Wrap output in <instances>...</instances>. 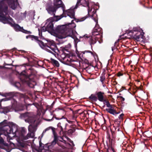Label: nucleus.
<instances>
[{"label":"nucleus","mask_w":152,"mask_h":152,"mask_svg":"<svg viewBox=\"0 0 152 152\" xmlns=\"http://www.w3.org/2000/svg\"><path fill=\"white\" fill-rule=\"evenodd\" d=\"M26 38L27 39L30 38L32 40L34 39L37 40L40 47L48 52L53 53L56 49V45L53 41H48L47 43L44 44L42 42L38 40L37 37L29 36H27Z\"/></svg>","instance_id":"1"},{"label":"nucleus","mask_w":152,"mask_h":152,"mask_svg":"<svg viewBox=\"0 0 152 152\" xmlns=\"http://www.w3.org/2000/svg\"><path fill=\"white\" fill-rule=\"evenodd\" d=\"M73 20H72V22L73 21ZM72 24L73 25V26L75 27V26L74 24L71 23H69L66 25H62L59 26H58L57 28V37L60 39L64 38L66 37L71 36L70 35L66 33V26H68L69 25ZM72 26H69V27L71 28H72Z\"/></svg>","instance_id":"2"},{"label":"nucleus","mask_w":152,"mask_h":152,"mask_svg":"<svg viewBox=\"0 0 152 152\" xmlns=\"http://www.w3.org/2000/svg\"><path fill=\"white\" fill-rule=\"evenodd\" d=\"M80 4L83 6H88V14L89 16L93 18V16H96L95 10H93L92 8H90L88 0H77L76 6Z\"/></svg>","instance_id":"3"},{"label":"nucleus","mask_w":152,"mask_h":152,"mask_svg":"<svg viewBox=\"0 0 152 152\" xmlns=\"http://www.w3.org/2000/svg\"><path fill=\"white\" fill-rule=\"evenodd\" d=\"M53 3L54 7L53 8H50L48 10V12L50 14H53L58 8L61 7H63L62 1L61 0H54Z\"/></svg>","instance_id":"4"},{"label":"nucleus","mask_w":152,"mask_h":152,"mask_svg":"<svg viewBox=\"0 0 152 152\" xmlns=\"http://www.w3.org/2000/svg\"><path fill=\"white\" fill-rule=\"evenodd\" d=\"M104 104H105L107 107H109V108L107 109V111L113 115H115V114H118L119 113V112H116L115 110L113 108L112 106L110 104L109 102L107 101H105Z\"/></svg>","instance_id":"5"},{"label":"nucleus","mask_w":152,"mask_h":152,"mask_svg":"<svg viewBox=\"0 0 152 152\" xmlns=\"http://www.w3.org/2000/svg\"><path fill=\"white\" fill-rule=\"evenodd\" d=\"M53 20L52 18H50L47 20L45 23L48 31H51L53 30Z\"/></svg>","instance_id":"6"},{"label":"nucleus","mask_w":152,"mask_h":152,"mask_svg":"<svg viewBox=\"0 0 152 152\" xmlns=\"http://www.w3.org/2000/svg\"><path fill=\"white\" fill-rule=\"evenodd\" d=\"M62 9L63 13L66 14L68 16L71 18H75V12L73 10V8H71L66 11H64L63 8H62Z\"/></svg>","instance_id":"7"},{"label":"nucleus","mask_w":152,"mask_h":152,"mask_svg":"<svg viewBox=\"0 0 152 152\" xmlns=\"http://www.w3.org/2000/svg\"><path fill=\"white\" fill-rule=\"evenodd\" d=\"M12 19L11 18H8L6 17L4 14L0 12V21L4 23H8L10 20L11 21Z\"/></svg>","instance_id":"8"},{"label":"nucleus","mask_w":152,"mask_h":152,"mask_svg":"<svg viewBox=\"0 0 152 152\" xmlns=\"http://www.w3.org/2000/svg\"><path fill=\"white\" fill-rule=\"evenodd\" d=\"M13 26H14L15 29L16 31H20L26 33H29V31L24 30L22 28L20 27L18 24H14L13 25Z\"/></svg>","instance_id":"9"},{"label":"nucleus","mask_w":152,"mask_h":152,"mask_svg":"<svg viewBox=\"0 0 152 152\" xmlns=\"http://www.w3.org/2000/svg\"><path fill=\"white\" fill-rule=\"evenodd\" d=\"M50 129H51L52 131L53 134L54 136V140L53 141V142H58V141L57 140L58 137H57V134L55 132V128H54L52 127H49L48 128H47V129H45V132L46 131Z\"/></svg>","instance_id":"10"},{"label":"nucleus","mask_w":152,"mask_h":152,"mask_svg":"<svg viewBox=\"0 0 152 152\" xmlns=\"http://www.w3.org/2000/svg\"><path fill=\"white\" fill-rule=\"evenodd\" d=\"M133 30L134 32H136L137 31V33H134V32L133 33L134 34V37L136 39H139L140 37V36L141 34V32L140 30V28H134Z\"/></svg>","instance_id":"11"},{"label":"nucleus","mask_w":152,"mask_h":152,"mask_svg":"<svg viewBox=\"0 0 152 152\" xmlns=\"http://www.w3.org/2000/svg\"><path fill=\"white\" fill-rule=\"evenodd\" d=\"M14 96V94L12 93H10L6 94L5 96L6 97V99H1V101H6L10 99Z\"/></svg>","instance_id":"12"},{"label":"nucleus","mask_w":152,"mask_h":152,"mask_svg":"<svg viewBox=\"0 0 152 152\" xmlns=\"http://www.w3.org/2000/svg\"><path fill=\"white\" fill-rule=\"evenodd\" d=\"M18 5V3L17 1H11L9 4L10 7L12 9H15Z\"/></svg>","instance_id":"13"},{"label":"nucleus","mask_w":152,"mask_h":152,"mask_svg":"<svg viewBox=\"0 0 152 152\" xmlns=\"http://www.w3.org/2000/svg\"><path fill=\"white\" fill-rule=\"evenodd\" d=\"M98 98L99 100L101 102L104 101H104H106L105 100H104V98H103V95H102V94L101 92H99L98 94Z\"/></svg>","instance_id":"14"},{"label":"nucleus","mask_w":152,"mask_h":152,"mask_svg":"<svg viewBox=\"0 0 152 152\" xmlns=\"http://www.w3.org/2000/svg\"><path fill=\"white\" fill-rule=\"evenodd\" d=\"M7 143H0V148L2 149H5L8 147V145Z\"/></svg>","instance_id":"15"},{"label":"nucleus","mask_w":152,"mask_h":152,"mask_svg":"<svg viewBox=\"0 0 152 152\" xmlns=\"http://www.w3.org/2000/svg\"><path fill=\"white\" fill-rule=\"evenodd\" d=\"M24 143H9L10 145V146H12V145H15L16 144H17V145H18V146H21V147H24V145L23 144Z\"/></svg>","instance_id":"16"},{"label":"nucleus","mask_w":152,"mask_h":152,"mask_svg":"<svg viewBox=\"0 0 152 152\" xmlns=\"http://www.w3.org/2000/svg\"><path fill=\"white\" fill-rule=\"evenodd\" d=\"M93 19L94 20L95 22L96 23V25L95 26H96V29L95 30V31H98V32H99V31H100L101 29L100 28H98V25H97V19H96L95 18H93Z\"/></svg>","instance_id":"17"},{"label":"nucleus","mask_w":152,"mask_h":152,"mask_svg":"<svg viewBox=\"0 0 152 152\" xmlns=\"http://www.w3.org/2000/svg\"><path fill=\"white\" fill-rule=\"evenodd\" d=\"M52 62L56 66L58 67L59 66V64L58 62L52 58H51Z\"/></svg>","instance_id":"18"},{"label":"nucleus","mask_w":152,"mask_h":152,"mask_svg":"<svg viewBox=\"0 0 152 152\" xmlns=\"http://www.w3.org/2000/svg\"><path fill=\"white\" fill-rule=\"evenodd\" d=\"M96 26H95L94 28L93 32L92 34L93 35H99V32L98 31H95V30L96 29Z\"/></svg>","instance_id":"19"},{"label":"nucleus","mask_w":152,"mask_h":152,"mask_svg":"<svg viewBox=\"0 0 152 152\" xmlns=\"http://www.w3.org/2000/svg\"><path fill=\"white\" fill-rule=\"evenodd\" d=\"M10 111V109L9 107H5L3 108V111L2 112L4 114H6Z\"/></svg>","instance_id":"20"},{"label":"nucleus","mask_w":152,"mask_h":152,"mask_svg":"<svg viewBox=\"0 0 152 152\" xmlns=\"http://www.w3.org/2000/svg\"><path fill=\"white\" fill-rule=\"evenodd\" d=\"M90 98L92 100L94 101H96L97 100L96 97L94 95H91L90 96Z\"/></svg>","instance_id":"21"},{"label":"nucleus","mask_w":152,"mask_h":152,"mask_svg":"<svg viewBox=\"0 0 152 152\" xmlns=\"http://www.w3.org/2000/svg\"><path fill=\"white\" fill-rule=\"evenodd\" d=\"M41 31H48V30L47 29V28L46 26H45H45L42 27L41 28Z\"/></svg>","instance_id":"22"},{"label":"nucleus","mask_w":152,"mask_h":152,"mask_svg":"<svg viewBox=\"0 0 152 152\" xmlns=\"http://www.w3.org/2000/svg\"><path fill=\"white\" fill-rule=\"evenodd\" d=\"M112 151L113 152H115L114 149L113 148V147H111L110 148L108 147L107 150V152H110V151Z\"/></svg>","instance_id":"23"},{"label":"nucleus","mask_w":152,"mask_h":152,"mask_svg":"<svg viewBox=\"0 0 152 152\" xmlns=\"http://www.w3.org/2000/svg\"><path fill=\"white\" fill-rule=\"evenodd\" d=\"M91 53V54L93 56H94V53H93L92 52H91L90 51H85L83 53V54H85V53Z\"/></svg>","instance_id":"24"},{"label":"nucleus","mask_w":152,"mask_h":152,"mask_svg":"<svg viewBox=\"0 0 152 152\" xmlns=\"http://www.w3.org/2000/svg\"><path fill=\"white\" fill-rule=\"evenodd\" d=\"M63 17V16L62 15L61 16H57L56 17V21H58V20H60V19H61L62 17Z\"/></svg>","instance_id":"25"},{"label":"nucleus","mask_w":152,"mask_h":152,"mask_svg":"<svg viewBox=\"0 0 152 152\" xmlns=\"http://www.w3.org/2000/svg\"><path fill=\"white\" fill-rule=\"evenodd\" d=\"M86 17H84L80 19L78 21L80 22V21H82L86 19Z\"/></svg>","instance_id":"26"},{"label":"nucleus","mask_w":152,"mask_h":152,"mask_svg":"<svg viewBox=\"0 0 152 152\" xmlns=\"http://www.w3.org/2000/svg\"><path fill=\"white\" fill-rule=\"evenodd\" d=\"M15 85L17 86V87H19L20 86V83L17 82L16 83Z\"/></svg>","instance_id":"27"},{"label":"nucleus","mask_w":152,"mask_h":152,"mask_svg":"<svg viewBox=\"0 0 152 152\" xmlns=\"http://www.w3.org/2000/svg\"><path fill=\"white\" fill-rule=\"evenodd\" d=\"M123 116L124 114L123 113H122L119 115L118 118L120 119H122Z\"/></svg>","instance_id":"28"},{"label":"nucleus","mask_w":152,"mask_h":152,"mask_svg":"<svg viewBox=\"0 0 152 152\" xmlns=\"http://www.w3.org/2000/svg\"><path fill=\"white\" fill-rule=\"evenodd\" d=\"M104 77H102L101 80V81L102 82L103 80H104Z\"/></svg>","instance_id":"29"},{"label":"nucleus","mask_w":152,"mask_h":152,"mask_svg":"<svg viewBox=\"0 0 152 152\" xmlns=\"http://www.w3.org/2000/svg\"><path fill=\"white\" fill-rule=\"evenodd\" d=\"M39 36H41V33H40V31H39Z\"/></svg>","instance_id":"30"},{"label":"nucleus","mask_w":152,"mask_h":152,"mask_svg":"<svg viewBox=\"0 0 152 152\" xmlns=\"http://www.w3.org/2000/svg\"><path fill=\"white\" fill-rule=\"evenodd\" d=\"M118 76H121L122 75L120 73H119L118 74Z\"/></svg>","instance_id":"31"},{"label":"nucleus","mask_w":152,"mask_h":152,"mask_svg":"<svg viewBox=\"0 0 152 152\" xmlns=\"http://www.w3.org/2000/svg\"><path fill=\"white\" fill-rule=\"evenodd\" d=\"M122 100H123V101H124V98H122Z\"/></svg>","instance_id":"32"},{"label":"nucleus","mask_w":152,"mask_h":152,"mask_svg":"<svg viewBox=\"0 0 152 152\" xmlns=\"http://www.w3.org/2000/svg\"><path fill=\"white\" fill-rule=\"evenodd\" d=\"M42 144V143H39V145L40 146L41 145V144Z\"/></svg>","instance_id":"33"},{"label":"nucleus","mask_w":152,"mask_h":152,"mask_svg":"<svg viewBox=\"0 0 152 152\" xmlns=\"http://www.w3.org/2000/svg\"><path fill=\"white\" fill-rule=\"evenodd\" d=\"M60 124V123H58V126H59Z\"/></svg>","instance_id":"34"},{"label":"nucleus","mask_w":152,"mask_h":152,"mask_svg":"<svg viewBox=\"0 0 152 152\" xmlns=\"http://www.w3.org/2000/svg\"><path fill=\"white\" fill-rule=\"evenodd\" d=\"M59 143H58V145H59Z\"/></svg>","instance_id":"35"},{"label":"nucleus","mask_w":152,"mask_h":152,"mask_svg":"<svg viewBox=\"0 0 152 152\" xmlns=\"http://www.w3.org/2000/svg\"><path fill=\"white\" fill-rule=\"evenodd\" d=\"M86 37V36H84V37Z\"/></svg>","instance_id":"36"},{"label":"nucleus","mask_w":152,"mask_h":152,"mask_svg":"<svg viewBox=\"0 0 152 152\" xmlns=\"http://www.w3.org/2000/svg\"><path fill=\"white\" fill-rule=\"evenodd\" d=\"M21 75L23 74L22 73H21Z\"/></svg>","instance_id":"37"},{"label":"nucleus","mask_w":152,"mask_h":152,"mask_svg":"<svg viewBox=\"0 0 152 152\" xmlns=\"http://www.w3.org/2000/svg\"><path fill=\"white\" fill-rule=\"evenodd\" d=\"M34 85V83L33 84V85Z\"/></svg>","instance_id":"38"},{"label":"nucleus","mask_w":152,"mask_h":152,"mask_svg":"<svg viewBox=\"0 0 152 152\" xmlns=\"http://www.w3.org/2000/svg\"><path fill=\"white\" fill-rule=\"evenodd\" d=\"M106 144H107V143H106Z\"/></svg>","instance_id":"39"},{"label":"nucleus","mask_w":152,"mask_h":152,"mask_svg":"<svg viewBox=\"0 0 152 152\" xmlns=\"http://www.w3.org/2000/svg\"><path fill=\"white\" fill-rule=\"evenodd\" d=\"M77 8V7H75V8H75H75Z\"/></svg>","instance_id":"40"}]
</instances>
